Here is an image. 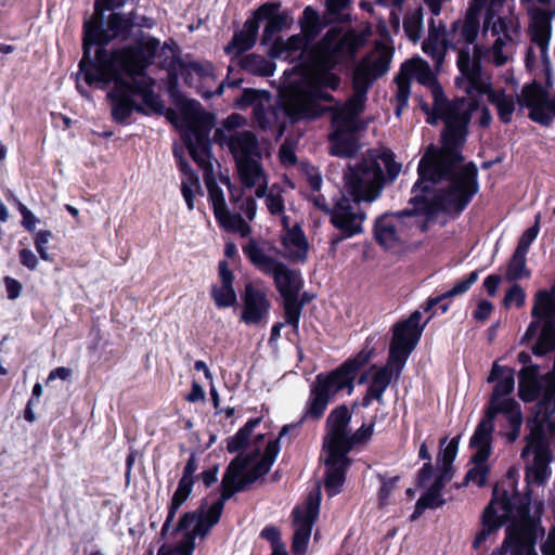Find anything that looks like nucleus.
Returning a JSON list of instances; mask_svg holds the SVG:
<instances>
[{"label":"nucleus","mask_w":555,"mask_h":555,"mask_svg":"<svg viewBox=\"0 0 555 555\" xmlns=\"http://www.w3.org/2000/svg\"><path fill=\"white\" fill-rule=\"evenodd\" d=\"M433 98H436L438 108L442 104L446 109L441 150L435 151L430 147L421 158L417 166L418 178L413 185V191L416 192L424 182L434 186L448 180L447 188L440 191L456 202L466 198L468 205L479 190L477 166L469 162L460 170H455V167L464 162L462 150L469 134L473 114L478 109L479 104L478 101L465 96L449 100L439 83L433 86Z\"/></svg>","instance_id":"obj_1"},{"label":"nucleus","mask_w":555,"mask_h":555,"mask_svg":"<svg viewBox=\"0 0 555 555\" xmlns=\"http://www.w3.org/2000/svg\"><path fill=\"white\" fill-rule=\"evenodd\" d=\"M360 47L358 36L343 33L341 28L331 27L324 36L310 49L305 74V83L294 86L283 103V112L291 124L304 119H317L333 107L320 105V101L336 103L335 98L326 91H336L341 85V78L333 70L353 59Z\"/></svg>","instance_id":"obj_2"},{"label":"nucleus","mask_w":555,"mask_h":555,"mask_svg":"<svg viewBox=\"0 0 555 555\" xmlns=\"http://www.w3.org/2000/svg\"><path fill=\"white\" fill-rule=\"evenodd\" d=\"M434 192V186L424 182L409 199L411 208L399 211H386L377 216L373 223V237L385 250L397 248L413 235L414 231L422 233L428 229V222L438 212L461 214L467 207V199L456 202L439 191L433 198L427 195Z\"/></svg>","instance_id":"obj_3"},{"label":"nucleus","mask_w":555,"mask_h":555,"mask_svg":"<svg viewBox=\"0 0 555 555\" xmlns=\"http://www.w3.org/2000/svg\"><path fill=\"white\" fill-rule=\"evenodd\" d=\"M345 193L332 209L331 223L339 231L330 238V248L335 251L346 238L363 232L366 219L361 203L377 199L385 186L383 168L377 159L363 158L353 166H348L344 173Z\"/></svg>","instance_id":"obj_4"},{"label":"nucleus","mask_w":555,"mask_h":555,"mask_svg":"<svg viewBox=\"0 0 555 555\" xmlns=\"http://www.w3.org/2000/svg\"><path fill=\"white\" fill-rule=\"evenodd\" d=\"M132 31V25L127 24L125 15L118 12H112L104 26L103 14L93 15L90 20H85L82 25V56L78 63V72H82L95 66H100L114 61H124L131 67L139 65L142 52L147 51L152 41L160 46L159 39L150 36L146 40L140 39L134 43L108 49V44L118 39L126 41Z\"/></svg>","instance_id":"obj_5"},{"label":"nucleus","mask_w":555,"mask_h":555,"mask_svg":"<svg viewBox=\"0 0 555 555\" xmlns=\"http://www.w3.org/2000/svg\"><path fill=\"white\" fill-rule=\"evenodd\" d=\"M367 357L359 353L356 358L348 359L338 367L327 374L320 373L311 386L310 397L306 403L301 420L297 423L286 424L282 427L279 441L289 435L291 431L298 429L306 420L318 421L327 409L331 400L340 390L347 389L351 393L354 389V379L360 369L367 362Z\"/></svg>","instance_id":"obj_6"},{"label":"nucleus","mask_w":555,"mask_h":555,"mask_svg":"<svg viewBox=\"0 0 555 555\" xmlns=\"http://www.w3.org/2000/svg\"><path fill=\"white\" fill-rule=\"evenodd\" d=\"M146 48L147 51L142 52L143 59L139 60V65L135 68L124 61H114L78 72V76L83 79L88 87L105 89L113 85L114 90L128 98L142 96L153 79L149 78L150 81L147 82L138 78L147 76V69L154 63L159 49L155 41H152Z\"/></svg>","instance_id":"obj_7"},{"label":"nucleus","mask_w":555,"mask_h":555,"mask_svg":"<svg viewBox=\"0 0 555 555\" xmlns=\"http://www.w3.org/2000/svg\"><path fill=\"white\" fill-rule=\"evenodd\" d=\"M456 65L461 76L455 78V86L467 94H486L489 103L495 106L501 122L509 124L515 112V99L504 89L494 90L491 83L486 81L480 59L475 56L472 60L468 49H463L457 53Z\"/></svg>","instance_id":"obj_8"},{"label":"nucleus","mask_w":555,"mask_h":555,"mask_svg":"<svg viewBox=\"0 0 555 555\" xmlns=\"http://www.w3.org/2000/svg\"><path fill=\"white\" fill-rule=\"evenodd\" d=\"M243 253L258 271L272 276L281 297L299 295L304 286L300 271L291 269L284 262L267 255L263 247L254 238L243 246Z\"/></svg>","instance_id":"obj_9"},{"label":"nucleus","mask_w":555,"mask_h":555,"mask_svg":"<svg viewBox=\"0 0 555 555\" xmlns=\"http://www.w3.org/2000/svg\"><path fill=\"white\" fill-rule=\"evenodd\" d=\"M433 315L434 313L421 324L422 312L415 310L408 319L397 322L392 326L388 364H393L397 376L401 374L410 354L416 348L426 324Z\"/></svg>","instance_id":"obj_10"},{"label":"nucleus","mask_w":555,"mask_h":555,"mask_svg":"<svg viewBox=\"0 0 555 555\" xmlns=\"http://www.w3.org/2000/svg\"><path fill=\"white\" fill-rule=\"evenodd\" d=\"M214 127V116L207 113L194 112L181 132V139L192 159L206 175L212 171L210 131Z\"/></svg>","instance_id":"obj_11"},{"label":"nucleus","mask_w":555,"mask_h":555,"mask_svg":"<svg viewBox=\"0 0 555 555\" xmlns=\"http://www.w3.org/2000/svg\"><path fill=\"white\" fill-rule=\"evenodd\" d=\"M321 504L320 491H311L302 505H297L292 511L293 526L295 528L292 540L293 555H306L312 528L319 517Z\"/></svg>","instance_id":"obj_12"},{"label":"nucleus","mask_w":555,"mask_h":555,"mask_svg":"<svg viewBox=\"0 0 555 555\" xmlns=\"http://www.w3.org/2000/svg\"><path fill=\"white\" fill-rule=\"evenodd\" d=\"M517 102L529 109L528 117L533 122L550 127L555 120V93H552L537 80L526 83Z\"/></svg>","instance_id":"obj_13"},{"label":"nucleus","mask_w":555,"mask_h":555,"mask_svg":"<svg viewBox=\"0 0 555 555\" xmlns=\"http://www.w3.org/2000/svg\"><path fill=\"white\" fill-rule=\"evenodd\" d=\"M487 0H473L466 11V15L464 21H454L451 25L450 30L447 33V38L443 39L444 48H451L452 50L456 49V46L454 43V38L456 37L459 33V39L457 41L465 42L466 47L464 49H468L469 44H473L479 33V15L483 8L487 5ZM463 50L461 48L459 52Z\"/></svg>","instance_id":"obj_14"},{"label":"nucleus","mask_w":555,"mask_h":555,"mask_svg":"<svg viewBox=\"0 0 555 555\" xmlns=\"http://www.w3.org/2000/svg\"><path fill=\"white\" fill-rule=\"evenodd\" d=\"M241 299L243 309L240 320L245 324H258L269 315L271 301L268 299L266 291L257 283H246Z\"/></svg>","instance_id":"obj_15"},{"label":"nucleus","mask_w":555,"mask_h":555,"mask_svg":"<svg viewBox=\"0 0 555 555\" xmlns=\"http://www.w3.org/2000/svg\"><path fill=\"white\" fill-rule=\"evenodd\" d=\"M281 7L280 1H267L259 5L250 16L253 22H257L258 29L260 23L267 21L261 36V43L264 46L273 40L275 34L288 26V14L287 12H280Z\"/></svg>","instance_id":"obj_16"},{"label":"nucleus","mask_w":555,"mask_h":555,"mask_svg":"<svg viewBox=\"0 0 555 555\" xmlns=\"http://www.w3.org/2000/svg\"><path fill=\"white\" fill-rule=\"evenodd\" d=\"M515 371L508 366H502L494 362L490 374L487 378L488 383H495L491 398L487 404L488 410L494 411L500 414V410L503 409L507 401H516L513 398H504L511 395L515 387Z\"/></svg>","instance_id":"obj_17"},{"label":"nucleus","mask_w":555,"mask_h":555,"mask_svg":"<svg viewBox=\"0 0 555 555\" xmlns=\"http://www.w3.org/2000/svg\"><path fill=\"white\" fill-rule=\"evenodd\" d=\"M327 452L325 459V490L330 495H335L341 491L346 480V473L352 460L341 448H324Z\"/></svg>","instance_id":"obj_18"},{"label":"nucleus","mask_w":555,"mask_h":555,"mask_svg":"<svg viewBox=\"0 0 555 555\" xmlns=\"http://www.w3.org/2000/svg\"><path fill=\"white\" fill-rule=\"evenodd\" d=\"M498 413L486 409L483 417L475 428L469 440V448L476 449L470 457V463L482 464L488 461L492 451V434L494 431V420Z\"/></svg>","instance_id":"obj_19"},{"label":"nucleus","mask_w":555,"mask_h":555,"mask_svg":"<svg viewBox=\"0 0 555 555\" xmlns=\"http://www.w3.org/2000/svg\"><path fill=\"white\" fill-rule=\"evenodd\" d=\"M502 509L505 512L504 515H500L494 507V501L492 500L483 509L480 517V529L477 531L473 541V548L479 550L485 543L493 535H496L499 530L505 525L507 520V514L512 512V504L508 500H504L501 503Z\"/></svg>","instance_id":"obj_20"},{"label":"nucleus","mask_w":555,"mask_h":555,"mask_svg":"<svg viewBox=\"0 0 555 555\" xmlns=\"http://www.w3.org/2000/svg\"><path fill=\"white\" fill-rule=\"evenodd\" d=\"M352 414L346 404L333 409L325 422L324 448H341L348 433Z\"/></svg>","instance_id":"obj_21"},{"label":"nucleus","mask_w":555,"mask_h":555,"mask_svg":"<svg viewBox=\"0 0 555 555\" xmlns=\"http://www.w3.org/2000/svg\"><path fill=\"white\" fill-rule=\"evenodd\" d=\"M527 14L529 16L528 31L530 40L538 46L541 59H546L552 38V23L545 16L544 9L540 7L528 8Z\"/></svg>","instance_id":"obj_22"},{"label":"nucleus","mask_w":555,"mask_h":555,"mask_svg":"<svg viewBox=\"0 0 555 555\" xmlns=\"http://www.w3.org/2000/svg\"><path fill=\"white\" fill-rule=\"evenodd\" d=\"M218 273L221 285L211 287V298L219 309L230 308L236 304L237 296L233 287L234 274L227 260L219 261Z\"/></svg>","instance_id":"obj_23"},{"label":"nucleus","mask_w":555,"mask_h":555,"mask_svg":"<svg viewBox=\"0 0 555 555\" xmlns=\"http://www.w3.org/2000/svg\"><path fill=\"white\" fill-rule=\"evenodd\" d=\"M258 31L257 22H253L251 17H248L244 23L243 29L235 31L230 42L224 47L227 54H233L231 62H234L244 52L254 48Z\"/></svg>","instance_id":"obj_24"},{"label":"nucleus","mask_w":555,"mask_h":555,"mask_svg":"<svg viewBox=\"0 0 555 555\" xmlns=\"http://www.w3.org/2000/svg\"><path fill=\"white\" fill-rule=\"evenodd\" d=\"M227 145L235 162L244 158H261L258 139L251 131L244 130L230 135Z\"/></svg>","instance_id":"obj_25"},{"label":"nucleus","mask_w":555,"mask_h":555,"mask_svg":"<svg viewBox=\"0 0 555 555\" xmlns=\"http://www.w3.org/2000/svg\"><path fill=\"white\" fill-rule=\"evenodd\" d=\"M417 63L415 60H408L402 63L399 73L395 77L397 85L396 93V115L400 116L401 112L408 107L411 93V79L417 73Z\"/></svg>","instance_id":"obj_26"},{"label":"nucleus","mask_w":555,"mask_h":555,"mask_svg":"<svg viewBox=\"0 0 555 555\" xmlns=\"http://www.w3.org/2000/svg\"><path fill=\"white\" fill-rule=\"evenodd\" d=\"M260 455V450L256 449L248 454L236 455L225 468L221 480V487L236 488L243 487L241 475L249 467V465Z\"/></svg>","instance_id":"obj_27"},{"label":"nucleus","mask_w":555,"mask_h":555,"mask_svg":"<svg viewBox=\"0 0 555 555\" xmlns=\"http://www.w3.org/2000/svg\"><path fill=\"white\" fill-rule=\"evenodd\" d=\"M282 245L289 250V258L305 262L309 251V243L299 224L287 228L286 235L282 237Z\"/></svg>","instance_id":"obj_28"},{"label":"nucleus","mask_w":555,"mask_h":555,"mask_svg":"<svg viewBox=\"0 0 555 555\" xmlns=\"http://www.w3.org/2000/svg\"><path fill=\"white\" fill-rule=\"evenodd\" d=\"M330 24L333 23L326 14L321 17L319 12L310 5L304 9L299 18L301 33L308 41H314Z\"/></svg>","instance_id":"obj_29"},{"label":"nucleus","mask_w":555,"mask_h":555,"mask_svg":"<svg viewBox=\"0 0 555 555\" xmlns=\"http://www.w3.org/2000/svg\"><path fill=\"white\" fill-rule=\"evenodd\" d=\"M428 27L429 36L428 39L423 42L422 49L426 55L439 63L443 60L444 51L448 49L444 48L443 44V39L447 38L446 28L441 22L436 26L434 18L429 21Z\"/></svg>","instance_id":"obj_30"},{"label":"nucleus","mask_w":555,"mask_h":555,"mask_svg":"<svg viewBox=\"0 0 555 555\" xmlns=\"http://www.w3.org/2000/svg\"><path fill=\"white\" fill-rule=\"evenodd\" d=\"M504 552L511 555H538L534 545L525 539V532L520 527L512 526L506 529V537L502 543Z\"/></svg>","instance_id":"obj_31"},{"label":"nucleus","mask_w":555,"mask_h":555,"mask_svg":"<svg viewBox=\"0 0 555 555\" xmlns=\"http://www.w3.org/2000/svg\"><path fill=\"white\" fill-rule=\"evenodd\" d=\"M206 185L217 221L222 228L233 230V227L230 224L231 214L227 208L222 189L212 179L208 178H206Z\"/></svg>","instance_id":"obj_32"},{"label":"nucleus","mask_w":555,"mask_h":555,"mask_svg":"<svg viewBox=\"0 0 555 555\" xmlns=\"http://www.w3.org/2000/svg\"><path fill=\"white\" fill-rule=\"evenodd\" d=\"M552 462V453L550 447L533 448V461L531 466L528 468L527 476L530 475L533 481L538 485H542L550 477V463Z\"/></svg>","instance_id":"obj_33"},{"label":"nucleus","mask_w":555,"mask_h":555,"mask_svg":"<svg viewBox=\"0 0 555 555\" xmlns=\"http://www.w3.org/2000/svg\"><path fill=\"white\" fill-rule=\"evenodd\" d=\"M237 60V65L245 72L259 76V77H271L275 70V64L264 56L248 53L246 55L240 56Z\"/></svg>","instance_id":"obj_34"},{"label":"nucleus","mask_w":555,"mask_h":555,"mask_svg":"<svg viewBox=\"0 0 555 555\" xmlns=\"http://www.w3.org/2000/svg\"><path fill=\"white\" fill-rule=\"evenodd\" d=\"M392 367L393 364L387 363L377 369L365 392L380 404H384V393L391 383Z\"/></svg>","instance_id":"obj_35"},{"label":"nucleus","mask_w":555,"mask_h":555,"mask_svg":"<svg viewBox=\"0 0 555 555\" xmlns=\"http://www.w3.org/2000/svg\"><path fill=\"white\" fill-rule=\"evenodd\" d=\"M107 100L111 102L112 118L116 124L125 125L132 115V98L112 89L107 92Z\"/></svg>","instance_id":"obj_36"},{"label":"nucleus","mask_w":555,"mask_h":555,"mask_svg":"<svg viewBox=\"0 0 555 555\" xmlns=\"http://www.w3.org/2000/svg\"><path fill=\"white\" fill-rule=\"evenodd\" d=\"M478 276L479 272L477 270L472 271L465 279L457 281L451 289L439 296L428 298L423 307L424 311L429 312L438 306L440 301L465 294L472 285L477 282Z\"/></svg>","instance_id":"obj_37"},{"label":"nucleus","mask_w":555,"mask_h":555,"mask_svg":"<svg viewBox=\"0 0 555 555\" xmlns=\"http://www.w3.org/2000/svg\"><path fill=\"white\" fill-rule=\"evenodd\" d=\"M260 160L261 158L253 157L235 162L240 179L244 188L253 189L258 179L263 175Z\"/></svg>","instance_id":"obj_38"},{"label":"nucleus","mask_w":555,"mask_h":555,"mask_svg":"<svg viewBox=\"0 0 555 555\" xmlns=\"http://www.w3.org/2000/svg\"><path fill=\"white\" fill-rule=\"evenodd\" d=\"M540 335L531 351L537 357H543L555 350V318L543 319Z\"/></svg>","instance_id":"obj_39"},{"label":"nucleus","mask_w":555,"mask_h":555,"mask_svg":"<svg viewBox=\"0 0 555 555\" xmlns=\"http://www.w3.org/2000/svg\"><path fill=\"white\" fill-rule=\"evenodd\" d=\"M331 153L339 157H352L359 150L358 140L350 133L330 134Z\"/></svg>","instance_id":"obj_40"},{"label":"nucleus","mask_w":555,"mask_h":555,"mask_svg":"<svg viewBox=\"0 0 555 555\" xmlns=\"http://www.w3.org/2000/svg\"><path fill=\"white\" fill-rule=\"evenodd\" d=\"M531 315L537 319H555V297L552 292L541 289L535 294Z\"/></svg>","instance_id":"obj_41"},{"label":"nucleus","mask_w":555,"mask_h":555,"mask_svg":"<svg viewBox=\"0 0 555 555\" xmlns=\"http://www.w3.org/2000/svg\"><path fill=\"white\" fill-rule=\"evenodd\" d=\"M376 424V416L372 417L371 422L369 424H362L360 428H358L354 433L350 434L348 433L341 449L345 450V452H351L356 447L358 446H364L366 444L374 434V427Z\"/></svg>","instance_id":"obj_42"},{"label":"nucleus","mask_w":555,"mask_h":555,"mask_svg":"<svg viewBox=\"0 0 555 555\" xmlns=\"http://www.w3.org/2000/svg\"><path fill=\"white\" fill-rule=\"evenodd\" d=\"M282 298L284 301L283 309L285 322L293 327L295 333H297L305 300H299V295H291Z\"/></svg>","instance_id":"obj_43"},{"label":"nucleus","mask_w":555,"mask_h":555,"mask_svg":"<svg viewBox=\"0 0 555 555\" xmlns=\"http://www.w3.org/2000/svg\"><path fill=\"white\" fill-rule=\"evenodd\" d=\"M500 413L504 414L509 423L511 433L508 440L514 441L519 436L520 427L522 424V413L520 405L517 401H507Z\"/></svg>","instance_id":"obj_44"},{"label":"nucleus","mask_w":555,"mask_h":555,"mask_svg":"<svg viewBox=\"0 0 555 555\" xmlns=\"http://www.w3.org/2000/svg\"><path fill=\"white\" fill-rule=\"evenodd\" d=\"M403 29L405 35L413 42L418 41L423 29V9L416 8L408 11L403 18Z\"/></svg>","instance_id":"obj_45"},{"label":"nucleus","mask_w":555,"mask_h":555,"mask_svg":"<svg viewBox=\"0 0 555 555\" xmlns=\"http://www.w3.org/2000/svg\"><path fill=\"white\" fill-rule=\"evenodd\" d=\"M529 276L530 271L527 269L526 255L514 250L512 258L508 261L506 279L512 282Z\"/></svg>","instance_id":"obj_46"},{"label":"nucleus","mask_w":555,"mask_h":555,"mask_svg":"<svg viewBox=\"0 0 555 555\" xmlns=\"http://www.w3.org/2000/svg\"><path fill=\"white\" fill-rule=\"evenodd\" d=\"M220 518L221 516L210 508L205 512L204 507H201V516L191 531L196 538L204 539L208 535L210 529L219 522Z\"/></svg>","instance_id":"obj_47"},{"label":"nucleus","mask_w":555,"mask_h":555,"mask_svg":"<svg viewBox=\"0 0 555 555\" xmlns=\"http://www.w3.org/2000/svg\"><path fill=\"white\" fill-rule=\"evenodd\" d=\"M357 117L358 116L356 115H350V113H346L341 108L335 111L332 120L335 129L332 133L354 134V132L358 130Z\"/></svg>","instance_id":"obj_48"},{"label":"nucleus","mask_w":555,"mask_h":555,"mask_svg":"<svg viewBox=\"0 0 555 555\" xmlns=\"http://www.w3.org/2000/svg\"><path fill=\"white\" fill-rule=\"evenodd\" d=\"M326 15L332 23L344 24L350 21L345 10L349 8L351 0H324Z\"/></svg>","instance_id":"obj_49"},{"label":"nucleus","mask_w":555,"mask_h":555,"mask_svg":"<svg viewBox=\"0 0 555 555\" xmlns=\"http://www.w3.org/2000/svg\"><path fill=\"white\" fill-rule=\"evenodd\" d=\"M376 78L369 72L365 64L359 63L352 75V91L369 92Z\"/></svg>","instance_id":"obj_50"},{"label":"nucleus","mask_w":555,"mask_h":555,"mask_svg":"<svg viewBox=\"0 0 555 555\" xmlns=\"http://www.w3.org/2000/svg\"><path fill=\"white\" fill-rule=\"evenodd\" d=\"M175 60L180 69H190L192 73H195L202 79H215V67L212 63L206 62L201 63L197 61L184 62L178 55L175 56Z\"/></svg>","instance_id":"obj_51"},{"label":"nucleus","mask_w":555,"mask_h":555,"mask_svg":"<svg viewBox=\"0 0 555 555\" xmlns=\"http://www.w3.org/2000/svg\"><path fill=\"white\" fill-rule=\"evenodd\" d=\"M391 53L382 52L373 61L363 59L360 63L365 64L369 72L376 78H380L387 74L390 68Z\"/></svg>","instance_id":"obj_52"},{"label":"nucleus","mask_w":555,"mask_h":555,"mask_svg":"<svg viewBox=\"0 0 555 555\" xmlns=\"http://www.w3.org/2000/svg\"><path fill=\"white\" fill-rule=\"evenodd\" d=\"M256 124L262 130L270 129L278 118V112L273 107H266L263 103H257L253 108Z\"/></svg>","instance_id":"obj_53"},{"label":"nucleus","mask_w":555,"mask_h":555,"mask_svg":"<svg viewBox=\"0 0 555 555\" xmlns=\"http://www.w3.org/2000/svg\"><path fill=\"white\" fill-rule=\"evenodd\" d=\"M269 99L270 92L267 90L245 88L235 104L240 109H245L251 105L255 106L257 103H262V100L268 101Z\"/></svg>","instance_id":"obj_54"},{"label":"nucleus","mask_w":555,"mask_h":555,"mask_svg":"<svg viewBox=\"0 0 555 555\" xmlns=\"http://www.w3.org/2000/svg\"><path fill=\"white\" fill-rule=\"evenodd\" d=\"M378 159L382 160L386 168V175L383 172L385 184L393 182L401 171V164L395 160V154L390 150L383 151L378 155Z\"/></svg>","instance_id":"obj_55"},{"label":"nucleus","mask_w":555,"mask_h":555,"mask_svg":"<svg viewBox=\"0 0 555 555\" xmlns=\"http://www.w3.org/2000/svg\"><path fill=\"white\" fill-rule=\"evenodd\" d=\"M526 440L529 441L533 448L550 447L545 437L544 422H541L539 417L532 421L530 433L526 436Z\"/></svg>","instance_id":"obj_56"},{"label":"nucleus","mask_w":555,"mask_h":555,"mask_svg":"<svg viewBox=\"0 0 555 555\" xmlns=\"http://www.w3.org/2000/svg\"><path fill=\"white\" fill-rule=\"evenodd\" d=\"M380 480V488L378 490V502L380 506H385L389 504V500L397 488V482L400 480L399 476H395L391 478H386L383 475H378Z\"/></svg>","instance_id":"obj_57"},{"label":"nucleus","mask_w":555,"mask_h":555,"mask_svg":"<svg viewBox=\"0 0 555 555\" xmlns=\"http://www.w3.org/2000/svg\"><path fill=\"white\" fill-rule=\"evenodd\" d=\"M366 100V93L353 91L352 95L346 101L345 105L340 108L346 113H350V115L359 116L365 108Z\"/></svg>","instance_id":"obj_58"},{"label":"nucleus","mask_w":555,"mask_h":555,"mask_svg":"<svg viewBox=\"0 0 555 555\" xmlns=\"http://www.w3.org/2000/svg\"><path fill=\"white\" fill-rule=\"evenodd\" d=\"M287 49V55L295 57L298 54L300 57L307 50V47L312 41H308L301 34L292 35L287 40H284Z\"/></svg>","instance_id":"obj_59"},{"label":"nucleus","mask_w":555,"mask_h":555,"mask_svg":"<svg viewBox=\"0 0 555 555\" xmlns=\"http://www.w3.org/2000/svg\"><path fill=\"white\" fill-rule=\"evenodd\" d=\"M465 475L463 485L467 486L470 481L475 482L478 487H483L487 481V476L489 474V467L482 464H474Z\"/></svg>","instance_id":"obj_60"},{"label":"nucleus","mask_w":555,"mask_h":555,"mask_svg":"<svg viewBox=\"0 0 555 555\" xmlns=\"http://www.w3.org/2000/svg\"><path fill=\"white\" fill-rule=\"evenodd\" d=\"M539 231H540V225H539V216H538L535 223L532 227L528 228L521 234L520 238L518 240L515 250L527 255V253L530 248V245L537 238Z\"/></svg>","instance_id":"obj_61"},{"label":"nucleus","mask_w":555,"mask_h":555,"mask_svg":"<svg viewBox=\"0 0 555 555\" xmlns=\"http://www.w3.org/2000/svg\"><path fill=\"white\" fill-rule=\"evenodd\" d=\"M539 406L541 410H543L540 421L544 422V429H547L551 435L555 434V418H553L555 410L554 403H552V399L544 398L539 403Z\"/></svg>","instance_id":"obj_62"},{"label":"nucleus","mask_w":555,"mask_h":555,"mask_svg":"<svg viewBox=\"0 0 555 555\" xmlns=\"http://www.w3.org/2000/svg\"><path fill=\"white\" fill-rule=\"evenodd\" d=\"M421 505H425L430 509H436L446 504L442 493L428 487V489L420 496Z\"/></svg>","instance_id":"obj_63"},{"label":"nucleus","mask_w":555,"mask_h":555,"mask_svg":"<svg viewBox=\"0 0 555 555\" xmlns=\"http://www.w3.org/2000/svg\"><path fill=\"white\" fill-rule=\"evenodd\" d=\"M195 534L192 531L183 532L180 542L172 548L178 555H193L196 547Z\"/></svg>","instance_id":"obj_64"}]
</instances>
